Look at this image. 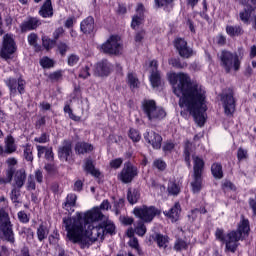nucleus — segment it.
<instances>
[{"label":"nucleus","instance_id":"42","mask_svg":"<svg viewBox=\"0 0 256 256\" xmlns=\"http://www.w3.org/2000/svg\"><path fill=\"white\" fill-rule=\"evenodd\" d=\"M191 142L187 141L185 144V150H184V155H185V161L188 165V167H191Z\"/></svg>","mask_w":256,"mask_h":256},{"label":"nucleus","instance_id":"8","mask_svg":"<svg viewBox=\"0 0 256 256\" xmlns=\"http://www.w3.org/2000/svg\"><path fill=\"white\" fill-rule=\"evenodd\" d=\"M101 50L107 55H119L123 50L119 36H110L109 39L102 44Z\"/></svg>","mask_w":256,"mask_h":256},{"label":"nucleus","instance_id":"7","mask_svg":"<svg viewBox=\"0 0 256 256\" xmlns=\"http://www.w3.org/2000/svg\"><path fill=\"white\" fill-rule=\"evenodd\" d=\"M235 93L233 89L228 88L222 92L220 95V101L222 103L224 113L227 116L233 115L235 113Z\"/></svg>","mask_w":256,"mask_h":256},{"label":"nucleus","instance_id":"63","mask_svg":"<svg viewBox=\"0 0 256 256\" xmlns=\"http://www.w3.org/2000/svg\"><path fill=\"white\" fill-rule=\"evenodd\" d=\"M61 77H63V74H61V71H56L49 75V79L51 81H59V79H61Z\"/></svg>","mask_w":256,"mask_h":256},{"label":"nucleus","instance_id":"49","mask_svg":"<svg viewBox=\"0 0 256 256\" xmlns=\"http://www.w3.org/2000/svg\"><path fill=\"white\" fill-rule=\"evenodd\" d=\"M64 113H68L70 119H72L73 121H81V117L73 114V110L71 109V106H69V105L64 106Z\"/></svg>","mask_w":256,"mask_h":256},{"label":"nucleus","instance_id":"60","mask_svg":"<svg viewBox=\"0 0 256 256\" xmlns=\"http://www.w3.org/2000/svg\"><path fill=\"white\" fill-rule=\"evenodd\" d=\"M42 45L45 49L49 50L51 49V47H53V42L51 41V39L44 36L42 37Z\"/></svg>","mask_w":256,"mask_h":256},{"label":"nucleus","instance_id":"51","mask_svg":"<svg viewBox=\"0 0 256 256\" xmlns=\"http://www.w3.org/2000/svg\"><path fill=\"white\" fill-rule=\"evenodd\" d=\"M26 189L27 191H35V178L33 175L28 176Z\"/></svg>","mask_w":256,"mask_h":256},{"label":"nucleus","instance_id":"3","mask_svg":"<svg viewBox=\"0 0 256 256\" xmlns=\"http://www.w3.org/2000/svg\"><path fill=\"white\" fill-rule=\"evenodd\" d=\"M220 65L225 69L226 73H230L231 69L234 71H239L241 67V60L239 59V55L223 50L219 55Z\"/></svg>","mask_w":256,"mask_h":256},{"label":"nucleus","instance_id":"38","mask_svg":"<svg viewBox=\"0 0 256 256\" xmlns=\"http://www.w3.org/2000/svg\"><path fill=\"white\" fill-rule=\"evenodd\" d=\"M85 170L88 173H91L93 177H99L101 175V172L99 170L95 169V166H93V161L87 160L85 163Z\"/></svg>","mask_w":256,"mask_h":256},{"label":"nucleus","instance_id":"12","mask_svg":"<svg viewBox=\"0 0 256 256\" xmlns=\"http://www.w3.org/2000/svg\"><path fill=\"white\" fill-rule=\"evenodd\" d=\"M137 175H139L137 167L128 162L118 174V179L122 181V183H131V181H133Z\"/></svg>","mask_w":256,"mask_h":256},{"label":"nucleus","instance_id":"4","mask_svg":"<svg viewBox=\"0 0 256 256\" xmlns=\"http://www.w3.org/2000/svg\"><path fill=\"white\" fill-rule=\"evenodd\" d=\"M26 181L27 172H25V169L17 170L14 174L12 190L10 193V198L13 203H19V198L21 197V189H23Z\"/></svg>","mask_w":256,"mask_h":256},{"label":"nucleus","instance_id":"36","mask_svg":"<svg viewBox=\"0 0 256 256\" xmlns=\"http://www.w3.org/2000/svg\"><path fill=\"white\" fill-rule=\"evenodd\" d=\"M167 191L169 195L177 196L179 193H181V187L174 181H170L168 183Z\"/></svg>","mask_w":256,"mask_h":256},{"label":"nucleus","instance_id":"20","mask_svg":"<svg viewBox=\"0 0 256 256\" xmlns=\"http://www.w3.org/2000/svg\"><path fill=\"white\" fill-rule=\"evenodd\" d=\"M80 29L85 35L93 33L95 30V19L91 16L87 17L81 22Z\"/></svg>","mask_w":256,"mask_h":256},{"label":"nucleus","instance_id":"29","mask_svg":"<svg viewBox=\"0 0 256 256\" xmlns=\"http://www.w3.org/2000/svg\"><path fill=\"white\" fill-rule=\"evenodd\" d=\"M192 193H199L203 189V178L201 175L193 174V181L191 182Z\"/></svg>","mask_w":256,"mask_h":256},{"label":"nucleus","instance_id":"34","mask_svg":"<svg viewBox=\"0 0 256 256\" xmlns=\"http://www.w3.org/2000/svg\"><path fill=\"white\" fill-rule=\"evenodd\" d=\"M232 233H240V239L243 235H247V233H249V220H242L238 230L232 231Z\"/></svg>","mask_w":256,"mask_h":256},{"label":"nucleus","instance_id":"52","mask_svg":"<svg viewBox=\"0 0 256 256\" xmlns=\"http://www.w3.org/2000/svg\"><path fill=\"white\" fill-rule=\"evenodd\" d=\"M247 157H249L247 150H245L243 148H239L237 151L238 161H245V159H247Z\"/></svg>","mask_w":256,"mask_h":256},{"label":"nucleus","instance_id":"6","mask_svg":"<svg viewBox=\"0 0 256 256\" xmlns=\"http://www.w3.org/2000/svg\"><path fill=\"white\" fill-rule=\"evenodd\" d=\"M142 110L149 121L165 119L167 116L165 110L161 107H158L154 100H144L142 103Z\"/></svg>","mask_w":256,"mask_h":256},{"label":"nucleus","instance_id":"56","mask_svg":"<svg viewBox=\"0 0 256 256\" xmlns=\"http://www.w3.org/2000/svg\"><path fill=\"white\" fill-rule=\"evenodd\" d=\"M18 219L20 223H29V216L25 211L18 212Z\"/></svg>","mask_w":256,"mask_h":256},{"label":"nucleus","instance_id":"16","mask_svg":"<svg viewBox=\"0 0 256 256\" xmlns=\"http://www.w3.org/2000/svg\"><path fill=\"white\" fill-rule=\"evenodd\" d=\"M38 27H41V19L37 17H29L20 25L22 33H27V31H35V29Z\"/></svg>","mask_w":256,"mask_h":256},{"label":"nucleus","instance_id":"53","mask_svg":"<svg viewBox=\"0 0 256 256\" xmlns=\"http://www.w3.org/2000/svg\"><path fill=\"white\" fill-rule=\"evenodd\" d=\"M15 175V170L13 169V167H10L7 171H6V178L5 180L7 181V183H11V181H13L14 176Z\"/></svg>","mask_w":256,"mask_h":256},{"label":"nucleus","instance_id":"27","mask_svg":"<svg viewBox=\"0 0 256 256\" xmlns=\"http://www.w3.org/2000/svg\"><path fill=\"white\" fill-rule=\"evenodd\" d=\"M75 151L78 155H85V153H91L93 151V145L86 142H78L75 145Z\"/></svg>","mask_w":256,"mask_h":256},{"label":"nucleus","instance_id":"43","mask_svg":"<svg viewBox=\"0 0 256 256\" xmlns=\"http://www.w3.org/2000/svg\"><path fill=\"white\" fill-rule=\"evenodd\" d=\"M125 207V200L122 198H119L118 200L114 201V211L116 215H119L121 213V209Z\"/></svg>","mask_w":256,"mask_h":256},{"label":"nucleus","instance_id":"5","mask_svg":"<svg viewBox=\"0 0 256 256\" xmlns=\"http://www.w3.org/2000/svg\"><path fill=\"white\" fill-rule=\"evenodd\" d=\"M216 239L226 244V250L235 253L237 251L238 244L241 240V234L239 232H229L226 236L223 229L218 228L215 232Z\"/></svg>","mask_w":256,"mask_h":256},{"label":"nucleus","instance_id":"18","mask_svg":"<svg viewBox=\"0 0 256 256\" xmlns=\"http://www.w3.org/2000/svg\"><path fill=\"white\" fill-rule=\"evenodd\" d=\"M145 7L143 4H138L136 8V14L132 17L131 27L132 29H137L140 25H143L145 19Z\"/></svg>","mask_w":256,"mask_h":256},{"label":"nucleus","instance_id":"15","mask_svg":"<svg viewBox=\"0 0 256 256\" xmlns=\"http://www.w3.org/2000/svg\"><path fill=\"white\" fill-rule=\"evenodd\" d=\"M158 64L156 60L150 62V83L152 87H159L161 85V74L157 70Z\"/></svg>","mask_w":256,"mask_h":256},{"label":"nucleus","instance_id":"45","mask_svg":"<svg viewBox=\"0 0 256 256\" xmlns=\"http://www.w3.org/2000/svg\"><path fill=\"white\" fill-rule=\"evenodd\" d=\"M240 21H243L246 25L249 24V19H251V11L244 10L239 13Z\"/></svg>","mask_w":256,"mask_h":256},{"label":"nucleus","instance_id":"30","mask_svg":"<svg viewBox=\"0 0 256 256\" xmlns=\"http://www.w3.org/2000/svg\"><path fill=\"white\" fill-rule=\"evenodd\" d=\"M152 239L156 241L160 249H167V245L169 243V237L164 236L163 234H155V236H152Z\"/></svg>","mask_w":256,"mask_h":256},{"label":"nucleus","instance_id":"47","mask_svg":"<svg viewBox=\"0 0 256 256\" xmlns=\"http://www.w3.org/2000/svg\"><path fill=\"white\" fill-rule=\"evenodd\" d=\"M40 65L43 69H51L53 67V60L49 57H44L40 60Z\"/></svg>","mask_w":256,"mask_h":256},{"label":"nucleus","instance_id":"9","mask_svg":"<svg viewBox=\"0 0 256 256\" xmlns=\"http://www.w3.org/2000/svg\"><path fill=\"white\" fill-rule=\"evenodd\" d=\"M17 51V44H15V39L13 35L6 34L3 37V45L0 51L2 59H11V55Z\"/></svg>","mask_w":256,"mask_h":256},{"label":"nucleus","instance_id":"22","mask_svg":"<svg viewBox=\"0 0 256 256\" xmlns=\"http://www.w3.org/2000/svg\"><path fill=\"white\" fill-rule=\"evenodd\" d=\"M38 13L43 19L53 17V5L51 4V0H45Z\"/></svg>","mask_w":256,"mask_h":256},{"label":"nucleus","instance_id":"10","mask_svg":"<svg viewBox=\"0 0 256 256\" xmlns=\"http://www.w3.org/2000/svg\"><path fill=\"white\" fill-rule=\"evenodd\" d=\"M134 215L141 219V221H144V223H151L156 215H159V210L153 206H142L134 209Z\"/></svg>","mask_w":256,"mask_h":256},{"label":"nucleus","instance_id":"50","mask_svg":"<svg viewBox=\"0 0 256 256\" xmlns=\"http://www.w3.org/2000/svg\"><path fill=\"white\" fill-rule=\"evenodd\" d=\"M153 166L159 171H165V169H167V164L162 159L155 160Z\"/></svg>","mask_w":256,"mask_h":256},{"label":"nucleus","instance_id":"39","mask_svg":"<svg viewBox=\"0 0 256 256\" xmlns=\"http://www.w3.org/2000/svg\"><path fill=\"white\" fill-rule=\"evenodd\" d=\"M134 231H135L136 235H138L139 237H143V236H145V233H147V227L145 226V224L142 221H139L136 224Z\"/></svg>","mask_w":256,"mask_h":256},{"label":"nucleus","instance_id":"33","mask_svg":"<svg viewBox=\"0 0 256 256\" xmlns=\"http://www.w3.org/2000/svg\"><path fill=\"white\" fill-rule=\"evenodd\" d=\"M211 171L215 179H223V166H221V164L219 163L212 164Z\"/></svg>","mask_w":256,"mask_h":256},{"label":"nucleus","instance_id":"58","mask_svg":"<svg viewBox=\"0 0 256 256\" xmlns=\"http://www.w3.org/2000/svg\"><path fill=\"white\" fill-rule=\"evenodd\" d=\"M79 77L80 79H87V77H91V73H89V66L80 70Z\"/></svg>","mask_w":256,"mask_h":256},{"label":"nucleus","instance_id":"23","mask_svg":"<svg viewBox=\"0 0 256 256\" xmlns=\"http://www.w3.org/2000/svg\"><path fill=\"white\" fill-rule=\"evenodd\" d=\"M77 203V196L75 194H68L66 197V201L63 203L62 207L63 209H65L66 211H68V213H73V207H75Z\"/></svg>","mask_w":256,"mask_h":256},{"label":"nucleus","instance_id":"19","mask_svg":"<svg viewBox=\"0 0 256 256\" xmlns=\"http://www.w3.org/2000/svg\"><path fill=\"white\" fill-rule=\"evenodd\" d=\"M71 153H73L71 141L64 140L58 149L59 158L67 161L71 157Z\"/></svg>","mask_w":256,"mask_h":256},{"label":"nucleus","instance_id":"35","mask_svg":"<svg viewBox=\"0 0 256 256\" xmlns=\"http://www.w3.org/2000/svg\"><path fill=\"white\" fill-rule=\"evenodd\" d=\"M23 147V155L24 159L27 161H30V163H33V146L31 144H25Z\"/></svg>","mask_w":256,"mask_h":256},{"label":"nucleus","instance_id":"54","mask_svg":"<svg viewBox=\"0 0 256 256\" xmlns=\"http://www.w3.org/2000/svg\"><path fill=\"white\" fill-rule=\"evenodd\" d=\"M79 63V56L72 54L68 57V65L70 67H74V65H77Z\"/></svg>","mask_w":256,"mask_h":256},{"label":"nucleus","instance_id":"32","mask_svg":"<svg viewBox=\"0 0 256 256\" xmlns=\"http://www.w3.org/2000/svg\"><path fill=\"white\" fill-rule=\"evenodd\" d=\"M226 33L230 37H239V35H243V28L241 26H226Z\"/></svg>","mask_w":256,"mask_h":256},{"label":"nucleus","instance_id":"14","mask_svg":"<svg viewBox=\"0 0 256 256\" xmlns=\"http://www.w3.org/2000/svg\"><path fill=\"white\" fill-rule=\"evenodd\" d=\"M113 71V66L107 60H101L95 65L94 74L97 77H107Z\"/></svg>","mask_w":256,"mask_h":256},{"label":"nucleus","instance_id":"64","mask_svg":"<svg viewBox=\"0 0 256 256\" xmlns=\"http://www.w3.org/2000/svg\"><path fill=\"white\" fill-rule=\"evenodd\" d=\"M249 205H250L254 215H256V196H255V198L249 199Z\"/></svg>","mask_w":256,"mask_h":256},{"label":"nucleus","instance_id":"41","mask_svg":"<svg viewBox=\"0 0 256 256\" xmlns=\"http://www.w3.org/2000/svg\"><path fill=\"white\" fill-rule=\"evenodd\" d=\"M128 84L130 85L131 89H137L139 87V79L133 73L128 74Z\"/></svg>","mask_w":256,"mask_h":256},{"label":"nucleus","instance_id":"21","mask_svg":"<svg viewBox=\"0 0 256 256\" xmlns=\"http://www.w3.org/2000/svg\"><path fill=\"white\" fill-rule=\"evenodd\" d=\"M0 230L2 231L6 241L9 243H15V234L13 233V224H1Z\"/></svg>","mask_w":256,"mask_h":256},{"label":"nucleus","instance_id":"17","mask_svg":"<svg viewBox=\"0 0 256 256\" xmlns=\"http://www.w3.org/2000/svg\"><path fill=\"white\" fill-rule=\"evenodd\" d=\"M144 139L152 145L153 149H161V143L163 142V138L156 132L149 131L144 134Z\"/></svg>","mask_w":256,"mask_h":256},{"label":"nucleus","instance_id":"46","mask_svg":"<svg viewBox=\"0 0 256 256\" xmlns=\"http://www.w3.org/2000/svg\"><path fill=\"white\" fill-rule=\"evenodd\" d=\"M129 137L134 143L141 141V134H139V131H137L136 129H130Z\"/></svg>","mask_w":256,"mask_h":256},{"label":"nucleus","instance_id":"59","mask_svg":"<svg viewBox=\"0 0 256 256\" xmlns=\"http://www.w3.org/2000/svg\"><path fill=\"white\" fill-rule=\"evenodd\" d=\"M58 51H59V53H60L62 56H64L65 53H67V51H69V46H68L67 44L63 43V42H60V43L58 44Z\"/></svg>","mask_w":256,"mask_h":256},{"label":"nucleus","instance_id":"1","mask_svg":"<svg viewBox=\"0 0 256 256\" xmlns=\"http://www.w3.org/2000/svg\"><path fill=\"white\" fill-rule=\"evenodd\" d=\"M168 80L173 87V93L179 99V107L187 109L194 117L195 123L199 127L205 125V111H207L206 99L207 91L197 83L191 81V77L186 73H170Z\"/></svg>","mask_w":256,"mask_h":256},{"label":"nucleus","instance_id":"37","mask_svg":"<svg viewBox=\"0 0 256 256\" xmlns=\"http://www.w3.org/2000/svg\"><path fill=\"white\" fill-rule=\"evenodd\" d=\"M37 41H39V36H37L36 33H31L28 35V43L29 45H31V47H34V49L36 51H40L41 50V46H39V44H37Z\"/></svg>","mask_w":256,"mask_h":256},{"label":"nucleus","instance_id":"62","mask_svg":"<svg viewBox=\"0 0 256 256\" xmlns=\"http://www.w3.org/2000/svg\"><path fill=\"white\" fill-rule=\"evenodd\" d=\"M199 215V209H194L190 212V214H188V219L191 221V223H193V221H195Z\"/></svg>","mask_w":256,"mask_h":256},{"label":"nucleus","instance_id":"13","mask_svg":"<svg viewBox=\"0 0 256 256\" xmlns=\"http://www.w3.org/2000/svg\"><path fill=\"white\" fill-rule=\"evenodd\" d=\"M175 48L177 49L180 57L183 59H189V57H193V49L189 48L187 41L184 39L177 38L175 40Z\"/></svg>","mask_w":256,"mask_h":256},{"label":"nucleus","instance_id":"31","mask_svg":"<svg viewBox=\"0 0 256 256\" xmlns=\"http://www.w3.org/2000/svg\"><path fill=\"white\" fill-rule=\"evenodd\" d=\"M49 236V228L47 224L41 223L37 229V237L39 241H45Z\"/></svg>","mask_w":256,"mask_h":256},{"label":"nucleus","instance_id":"48","mask_svg":"<svg viewBox=\"0 0 256 256\" xmlns=\"http://www.w3.org/2000/svg\"><path fill=\"white\" fill-rule=\"evenodd\" d=\"M0 221L2 225H8L11 223V220L9 218V213H7L5 210H0Z\"/></svg>","mask_w":256,"mask_h":256},{"label":"nucleus","instance_id":"61","mask_svg":"<svg viewBox=\"0 0 256 256\" xmlns=\"http://www.w3.org/2000/svg\"><path fill=\"white\" fill-rule=\"evenodd\" d=\"M176 251H181L187 248V243L183 240H178L174 246Z\"/></svg>","mask_w":256,"mask_h":256},{"label":"nucleus","instance_id":"57","mask_svg":"<svg viewBox=\"0 0 256 256\" xmlns=\"http://www.w3.org/2000/svg\"><path fill=\"white\" fill-rule=\"evenodd\" d=\"M34 141L36 143H49V135H47L46 133H43L41 134L40 137L34 138Z\"/></svg>","mask_w":256,"mask_h":256},{"label":"nucleus","instance_id":"44","mask_svg":"<svg viewBox=\"0 0 256 256\" xmlns=\"http://www.w3.org/2000/svg\"><path fill=\"white\" fill-rule=\"evenodd\" d=\"M169 64L172 65V67H176V69H185V67H187L186 62L181 63V60L177 58L170 59Z\"/></svg>","mask_w":256,"mask_h":256},{"label":"nucleus","instance_id":"11","mask_svg":"<svg viewBox=\"0 0 256 256\" xmlns=\"http://www.w3.org/2000/svg\"><path fill=\"white\" fill-rule=\"evenodd\" d=\"M5 84L10 91V97H15V95H17V92L20 95H23V93H25V87L27 85V82L21 77L18 79L8 78L7 80H5Z\"/></svg>","mask_w":256,"mask_h":256},{"label":"nucleus","instance_id":"40","mask_svg":"<svg viewBox=\"0 0 256 256\" xmlns=\"http://www.w3.org/2000/svg\"><path fill=\"white\" fill-rule=\"evenodd\" d=\"M127 199L131 205H135L137 201H139V191L137 190H129L127 194Z\"/></svg>","mask_w":256,"mask_h":256},{"label":"nucleus","instance_id":"2","mask_svg":"<svg viewBox=\"0 0 256 256\" xmlns=\"http://www.w3.org/2000/svg\"><path fill=\"white\" fill-rule=\"evenodd\" d=\"M103 213L100 208H93L87 212H76L70 218H63V224L67 231V237L72 243H80L82 249L89 247V241L95 242L105 237V228L101 224Z\"/></svg>","mask_w":256,"mask_h":256},{"label":"nucleus","instance_id":"24","mask_svg":"<svg viewBox=\"0 0 256 256\" xmlns=\"http://www.w3.org/2000/svg\"><path fill=\"white\" fill-rule=\"evenodd\" d=\"M193 163H194V174L193 175H203V168L205 167V161H203V158L194 155L192 156Z\"/></svg>","mask_w":256,"mask_h":256},{"label":"nucleus","instance_id":"55","mask_svg":"<svg viewBox=\"0 0 256 256\" xmlns=\"http://www.w3.org/2000/svg\"><path fill=\"white\" fill-rule=\"evenodd\" d=\"M121 165H123V159H121V158H116V159L110 161V167H112V169H119V167H121Z\"/></svg>","mask_w":256,"mask_h":256},{"label":"nucleus","instance_id":"25","mask_svg":"<svg viewBox=\"0 0 256 256\" xmlns=\"http://www.w3.org/2000/svg\"><path fill=\"white\" fill-rule=\"evenodd\" d=\"M165 215L172 219V222L178 221L179 216L181 215V204L176 202L174 206L167 213H165Z\"/></svg>","mask_w":256,"mask_h":256},{"label":"nucleus","instance_id":"26","mask_svg":"<svg viewBox=\"0 0 256 256\" xmlns=\"http://www.w3.org/2000/svg\"><path fill=\"white\" fill-rule=\"evenodd\" d=\"M100 223L102 227H104V234L109 233L110 235H113L115 233V224L107 216L103 215V218L100 219Z\"/></svg>","mask_w":256,"mask_h":256},{"label":"nucleus","instance_id":"28","mask_svg":"<svg viewBox=\"0 0 256 256\" xmlns=\"http://www.w3.org/2000/svg\"><path fill=\"white\" fill-rule=\"evenodd\" d=\"M17 151V145L15 144V138L13 136H7L5 139V150L4 153L11 155Z\"/></svg>","mask_w":256,"mask_h":256}]
</instances>
